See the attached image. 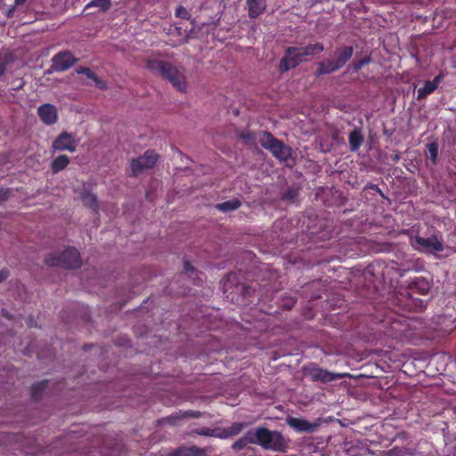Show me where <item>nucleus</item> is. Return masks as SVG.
<instances>
[{
  "instance_id": "58836bf2",
  "label": "nucleus",
  "mask_w": 456,
  "mask_h": 456,
  "mask_svg": "<svg viewBox=\"0 0 456 456\" xmlns=\"http://www.w3.org/2000/svg\"><path fill=\"white\" fill-rule=\"evenodd\" d=\"M175 16L182 18L183 20H188L190 18V14L188 11L183 6H178L175 10Z\"/></svg>"
},
{
  "instance_id": "8fccbe9b",
  "label": "nucleus",
  "mask_w": 456,
  "mask_h": 456,
  "mask_svg": "<svg viewBox=\"0 0 456 456\" xmlns=\"http://www.w3.org/2000/svg\"><path fill=\"white\" fill-rule=\"evenodd\" d=\"M16 5H21L25 3L26 0H14Z\"/></svg>"
},
{
  "instance_id": "a878e982",
  "label": "nucleus",
  "mask_w": 456,
  "mask_h": 456,
  "mask_svg": "<svg viewBox=\"0 0 456 456\" xmlns=\"http://www.w3.org/2000/svg\"><path fill=\"white\" fill-rule=\"evenodd\" d=\"M48 381L46 379L33 384L30 391L31 397L35 401H38L42 397L44 391L46 389Z\"/></svg>"
},
{
  "instance_id": "f8f14e48",
  "label": "nucleus",
  "mask_w": 456,
  "mask_h": 456,
  "mask_svg": "<svg viewBox=\"0 0 456 456\" xmlns=\"http://www.w3.org/2000/svg\"><path fill=\"white\" fill-rule=\"evenodd\" d=\"M52 149L53 151H68L74 152L77 149V142L72 134L63 131L53 142Z\"/></svg>"
},
{
  "instance_id": "412c9836",
  "label": "nucleus",
  "mask_w": 456,
  "mask_h": 456,
  "mask_svg": "<svg viewBox=\"0 0 456 456\" xmlns=\"http://www.w3.org/2000/svg\"><path fill=\"white\" fill-rule=\"evenodd\" d=\"M201 415V412L198 411H186L181 414L171 415L165 419H159L158 422L159 424L167 422L168 424L175 425L176 419H180L182 418H200Z\"/></svg>"
},
{
  "instance_id": "72a5a7b5",
  "label": "nucleus",
  "mask_w": 456,
  "mask_h": 456,
  "mask_svg": "<svg viewBox=\"0 0 456 456\" xmlns=\"http://www.w3.org/2000/svg\"><path fill=\"white\" fill-rule=\"evenodd\" d=\"M239 137L242 139L246 144H255L257 139V133L251 132L249 130L242 131L239 134Z\"/></svg>"
},
{
  "instance_id": "09e8293b",
  "label": "nucleus",
  "mask_w": 456,
  "mask_h": 456,
  "mask_svg": "<svg viewBox=\"0 0 456 456\" xmlns=\"http://www.w3.org/2000/svg\"><path fill=\"white\" fill-rule=\"evenodd\" d=\"M370 189H372V190H375V191H379V194H380L381 196H384V195H383V193H382V191H381V190L379 188V186H378L377 184H371V185L370 186Z\"/></svg>"
},
{
  "instance_id": "5701e85b",
  "label": "nucleus",
  "mask_w": 456,
  "mask_h": 456,
  "mask_svg": "<svg viewBox=\"0 0 456 456\" xmlns=\"http://www.w3.org/2000/svg\"><path fill=\"white\" fill-rule=\"evenodd\" d=\"M81 200L83 204L92 209L94 212L98 211L99 205H98V200L95 194L92 193L89 191H84L81 193Z\"/></svg>"
},
{
  "instance_id": "c756f323",
  "label": "nucleus",
  "mask_w": 456,
  "mask_h": 456,
  "mask_svg": "<svg viewBox=\"0 0 456 456\" xmlns=\"http://www.w3.org/2000/svg\"><path fill=\"white\" fill-rule=\"evenodd\" d=\"M371 61V57L370 55H367L360 60L354 61L352 63H350L348 66V70L351 72L357 73L365 65L370 64Z\"/></svg>"
},
{
  "instance_id": "f704fd0d",
  "label": "nucleus",
  "mask_w": 456,
  "mask_h": 456,
  "mask_svg": "<svg viewBox=\"0 0 456 456\" xmlns=\"http://www.w3.org/2000/svg\"><path fill=\"white\" fill-rule=\"evenodd\" d=\"M298 196V189L290 187L281 194V200L284 201H294Z\"/></svg>"
},
{
  "instance_id": "3c124183",
  "label": "nucleus",
  "mask_w": 456,
  "mask_h": 456,
  "mask_svg": "<svg viewBox=\"0 0 456 456\" xmlns=\"http://www.w3.org/2000/svg\"><path fill=\"white\" fill-rule=\"evenodd\" d=\"M28 324L29 327H32L34 325V320L32 318H29Z\"/></svg>"
},
{
  "instance_id": "de8ad7c7",
  "label": "nucleus",
  "mask_w": 456,
  "mask_h": 456,
  "mask_svg": "<svg viewBox=\"0 0 456 456\" xmlns=\"http://www.w3.org/2000/svg\"><path fill=\"white\" fill-rule=\"evenodd\" d=\"M89 79L94 81L95 78L98 77L94 71L91 70V73H88L86 76Z\"/></svg>"
},
{
  "instance_id": "37998d69",
  "label": "nucleus",
  "mask_w": 456,
  "mask_h": 456,
  "mask_svg": "<svg viewBox=\"0 0 456 456\" xmlns=\"http://www.w3.org/2000/svg\"><path fill=\"white\" fill-rule=\"evenodd\" d=\"M94 82L96 85V86L98 88H100L101 90L107 89L106 82L104 80H102L100 77H97Z\"/></svg>"
},
{
  "instance_id": "2eb2a0df",
  "label": "nucleus",
  "mask_w": 456,
  "mask_h": 456,
  "mask_svg": "<svg viewBox=\"0 0 456 456\" xmlns=\"http://www.w3.org/2000/svg\"><path fill=\"white\" fill-rule=\"evenodd\" d=\"M382 326L386 328L384 330V336L392 339L401 340L403 335V330L402 329V323L396 320L387 319L382 321Z\"/></svg>"
},
{
  "instance_id": "9d476101",
  "label": "nucleus",
  "mask_w": 456,
  "mask_h": 456,
  "mask_svg": "<svg viewBox=\"0 0 456 456\" xmlns=\"http://www.w3.org/2000/svg\"><path fill=\"white\" fill-rule=\"evenodd\" d=\"M224 293H228L230 291L232 293H239L243 297H250L254 289L247 285L246 283H240L237 281V274L235 273H230L225 279L223 280L222 282Z\"/></svg>"
},
{
  "instance_id": "9b49d317",
  "label": "nucleus",
  "mask_w": 456,
  "mask_h": 456,
  "mask_svg": "<svg viewBox=\"0 0 456 456\" xmlns=\"http://www.w3.org/2000/svg\"><path fill=\"white\" fill-rule=\"evenodd\" d=\"M305 373L313 381H320L322 383H330L350 376L348 373L330 372L314 364L305 368Z\"/></svg>"
},
{
  "instance_id": "dca6fc26",
  "label": "nucleus",
  "mask_w": 456,
  "mask_h": 456,
  "mask_svg": "<svg viewBox=\"0 0 456 456\" xmlns=\"http://www.w3.org/2000/svg\"><path fill=\"white\" fill-rule=\"evenodd\" d=\"M167 456H208V453L205 448L182 445L170 452Z\"/></svg>"
},
{
  "instance_id": "4468645a",
  "label": "nucleus",
  "mask_w": 456,
  "mask_h": 456,
  "mask_svg": "<svg viewBox=\"0 0 456 456\" xmlns=\"http://www.w3.org/2000/svg\"><path fill=\"white\" fill-rule=\"evenodd\" d=\"M37 115L41 121L47 126L53 125L58 120L57 109L51 103H45L39 106L37 109Z\"/></svg>"
},
{
  "instance_id": "ea45409f",
  "label": "nucleus",
  "mask_w": 456,
  "mask_h": 456,
  "mask_svg": "<svg viewBox=\"0 0 456 456\" xmlns=\"http://www.w3.org/2000/svg\"><path fill=\"white\" fill-rule=\"evenodd\" d=\"M183 273L189 276L196 273L195 268L191 265V263L188 260H185L183 262Z\"/></svg>"
},
{
  "instance_id": "e433bc0d",
  "label": "nucleus",
  "mask_w": 456,
  "mask_h": 456,
  "mask_svg": "<svg viewBox=\"0 0 456 456\" xmlns=\"http://www.w3.org/2000/svg\"><path fill=\"white\" fill-rule=\"evenodd\" d=\"M11 61L12 59L8 54L0 56V76L5 72L7 65L11 62Z\"/></svg>"
},
{
  "instance_id": "603ef678",
  "label": "nucleus",
  "mask_w": 456,
  "mask_h": 456,
  "mask_svg": "<svg viewBox=\"0 0 456 456\" xmlns=\"http://www.w3.org/2000/svg\"><path fill=\"white\" fill-rule=\"evenodd\" d=\"M89 347H90V346H89L88 345H86V346H84V349L86 351V350H88V348H89Z\"/></svg>"
},
{
  "instance_id": "0eeeda50",
  "label": "nucleus",
  "mask_w": 456,
  "mask_h": 456,
  "mask_svg": "<svg viewBox=\"0 0 456 456\" xmlns=\"http://www.w3.org/2000/svg\"><path fill=\"white\" fill-rule=\"evenodd\" d=\"M303 53L297 46H289L285 50L283 57L281 59L278 66L280 73L283 74L290 69L297 68L299 64L305 61Z\"/></svg>"
},
{
  "instance_id": "c03bdc74",
  "label": "nucleus",
  "mask_w": 456,
  "mask_h": 456,
  "mask_svg": "<svg viewBox=\"0 0 456 456\" xmlns=\"http://www.w3.org/2000/svg\"><path fill=\"white\" fill-rule=\"evenodd\" d=\"M10 275V272L8 269L4 268L0 270V283L4 281Z\"/></svg>"
},
{
  "instance_id": "7c9ffc66",
  "label": "nucleus",
  "mask_w": 456,
  "mask_h": 456,
  "mask_svg": "<svg viewBox=\"0 0 456 456\" xmlns=\"http://www.w3.org/2000/svg\"><path fill=\"white\" fill-rule=\"evenodd\" d=\"M436 89V86L430 83V80L425 81L424 86L418 89V99H423L428 95L434 93Z\"/></svg>"
},
{
  "instance_id": "4be33fe9",
  "label": "nucleus",
  "mask_w": 456,
  "mask_h": 456,
  "mask_svg": "<svg viewBox=\"0 0 456 456\" xmlns=\"http://www.w3.org/2000/svg\"><path fill=\"white\" fill-rule=\"evenodd\" d=\"M278 139L275 138L270 132L261 131L257 133V139L261 146L268 151L271 150L272 146Z\"/></svg>"
},
{
  "instance_id": "79ce46f5",
  "label": "nucleus",
  "mask_w": 456,
  "mask_h": 456,
  "mask_svg": "<svg viewBox=\"0 0 456 456\" xmlns=\"http://www.w3.org/2000/svg\"><path fill=\"white\" fill-rule=\"evenodd\" d=\"M94 82L96 85V86L98 88H100L101 90L107 89L106 82L104 80H102L100 77H97Z\"/></svg>"
},
{
  "instance_id": "4c0bfd02",
  "label": "nucleus",
  "mask_w": 456,
  "mask_h": 456,
  "mask_svg": "<svg viewBox=\"0 0 456 456\" xmlns=\"http://www.w3.org/2000/svg\"><path fill=\"white\" fill-rule=\"evenodd\" d=\"M248 444L246 442V440L241 436L240 438L234 442V444H232V449L238 452L246 448Z\"/></svg>"
},
{
  "instance_id": "f03ea898",
  "label": "nucleus",
  "mask_w": 456,
  "mask_h": 456,
  "mask_svg": "<svg viewBox=\"0 0 456 456\" xmlns=\"http://www.w3.org/2000/svg\"><path fill=\"white\" fill-rule=\"evenodd\" d=\"M149 70L166 79L179 92L185 93L187 89V80L185 75L181 72L172 63L163 60H149L146 63Z\"/></svg>"
},
{
  "instance_id": "c85d7f7f",
  "label": "nucleus",
  "mask_w": 456,
  "mask_h": 456,
  "mask_svg": "<svg viewBox=\"0 0 456 456\" xmlns=\"http://www.w3.org/2000/svg\"><path fill=\"white\" fill-rule=\"evenodd\" d=\"M246 427V424L245 423H241V422H234L232 423L230 427H228L227 428H225L222 433H220L222 436H225V437L227 436H237L239 435L242 429Z\"/></svg>"
},
{
  "instance_id": "39448f33",
  "label": "nucleus",
  "mask_w": 456,
  "mask_h": 456,
  "mask_svg": "<svg viewBox=\"0 0 456 456\" xmlns=\"http://www.w3.org/2000/svg\"><path fill=\"white\" fill-rule=\"evenodd\" d=\"M256 444L265 450L274 452H285L287 442L281 433L271 431L265 427L256 428Z\"/></svg>"
},
{
  "instance_id": "6e6552de",
  "label": "nucleus",
  "mask_w": 456,
  "mask_h": 456,
  "mask_svg": "<svg viewBox=\"0 0 456 456\" xmlns=\"http://www.w3.org/2000/svg\"><path fill=\"white\" fill-rule=\"evenodd\" d=\"M159 159V155L148 150L143 155L131 160V176H137L142 170L152 168Z\"/></svg>"
},
{
  "instance_id": "2f4dec72",
  "label": "nucleus",
  "mask_w": 456,
  "mask_h": 456,
  "mask_svg": "<svg viewBox=\"0 0 456 456\" xmlns=\"http://www.w3.org/2000/svg\"><path fill=\"white\" fill-rule=\"evenodd\" d=\"M110 6V0H92L86 5V9L98 7L101 11L107 12Z\"/></svg>"
},
{
  "instance_id": "c9c22d12",
  "label": "nucleus",
  "mask_w": 456,
  "mask_h": 456,
  "mask_svg": "<svg viewBox=\"0 0 456 456\" xmlns=\"http://www.w3.org/2000/svg\"><path fill=\"white\" fill-rule=\"evenodd\" d=\"M256 428L248 430L242 436L248 444H256Z\"/></svg>"
},
{
  "instance_id": "49530a36",
  "label": "nucleus",
  "mask_w": 456,
  "mask_h": 456,
  "mask_svg": "<svg viewBox=\"0 0 456 456\" xmlns=\"http://www.w3.org/2000/svg\"><path fill=\"white\" fill-rule=\"evenodd\" d=\"M444 78V74L443 73H440L438 74L437 76H436L434 77V79L432 81H430V83L434 86H436V88L438 87V85L440 84V82L443 80Z\"/></svg>"
},
{
  "instance_id": "ddd939ff",
  "label": "nucleus",
  "mask_w": 456,
  "mask_h": 456,
  "mask_svg": "<svg viewBox=\"0 0 456 456\" xmlns=\"http://www.w3.org/2000/svg\"><path fill=\"white\" fill-rule=\"evenodd\" d=\"M431 289L430 281L424 277H416L411 281L407 287V294L412 297L414 294L426 296Z\"/></svg>"
},
{
  "instance_id": "a18cd8bd",
  "label": "nucleus",
  "mask_w": 456,
  "mask_h": 456,
  "mask_svg": "<svg viewBox=\"0 0 456 456\" xmlns=\"http://www.w3.org/2000/svg\"><path fill=\"white\" fill-rule=\"evenodd\" d=\"M76 72L77 74L87 76L88 73H91V69L86 67L79 66L77 68Z\"/></svg>"
},
{
  "instance_id": "a19ab883",
  "label": "nucleus",
  "mask_w": 456,
  "mask_h": 456,
  "mask_svg": "<svg viewBox=\"0 0 456 456\" xmlns=\"http://www.w3.org/2000/svg\"><path fill=\"white\" fill-rule=\"evenodd\" d=\"M11 194V189L10 188H1L0 189V204L3 202H5Z\"/></svg>"
},
{
  "instance_id": "f3484780",
  "label": "nucleus",
  "mask_w": 456,
  "mask_h": 456,
  "mask_svg": "<svg viewBox=\"0 0 456 456\" xmlns=\"http://www.w3.org/2000/svg\"><path fill=\"white\" fill-rule=\"evenodd\" d=\"M271 153L281 161H287L292 153L290 147L282 141L277 140L270 150Z\"/></svg>"
},
{
  "instance_id": "a211bd4d",
  "label": "nucleus",
  "mask_w": 456,
  "mask_h": 456,
  "mask_svg": "<svg viewBox=\"0 0 456 456\" xmlns=\"http://www.w3.org/2000/svg\"><path fill=\"white\" fill-rule=\"evenodd\" d=\"M286 421L290 428H294L297 432H312L316 428L315 424L301 418L289 417Z\"/></svg>"
},
{
  "instance_id": "b1692460",
  "label": "nucleus",
  "mask_w": 456,
  "mask_h": 456,
  "mask_svg": "<svg viewBox=\"0 0 456 456\" xmlns=\"http://www.w3.org/2000/svg\"><path fill=\"white\" fill-rule=\"evenodd\" d=\"M69 164V158L67 155H59L55 158L51 163V170L53 174H58L59 172L65 169Z\"/></svg>"
},
{
  "instance_id": "bb28decb",
  "label": "nucleus",
  "mask_w": 456,
  "mask_h": 456,
  "mask_svg": "<svg viewBox=\"0 0 456 456\" xmlns=\"http://www.w3.org/2000/svg\"><path fill=\"white\" fill-rule=\"evenodd\" d=\"M191 434L202 436H208V437L224 438V436H222L220 433H218V429L206 428V427L193 429V430H191Z\"/></svg>"
},
{
  "instance_id": "6ab92c4d",
  "label": "nucleus",
  "mask_w": 456,
  "mask_h": 456,
  "mask_svg": "<svg viewBox=\"0 0 456 456\" xmlns=\"http://www.w3.org/2000/svg\"><path fill=\"white\" fill-rule=\"evenodd\" d=\"M248 12L250 18H256L262 14L266 8L265 0H247Z\"/></svg>"
},
{
  "instance_id": "864d4df0",
  "label": "nucleus",
  "mask_w": 456,
  "mask_h": 456,
  "mask_svg": "<svg viewBox=\"0 0 456 456\" xmlns=\"http://www.w3.org/2000/svg\"><path fill=\"white\" fill-rule=\"evenodd\" d=\"M395 159V161H397V160L399 159V156H398V155L395 156V159Z\"/></svg>"
},
{
  "instance_id": "423d86ee",
  "label": "nucleus",
  "mask_w": 456,
  "mask_h": 456,
  "mask_svg": "<svg viewBox=\"0 0 456 456\" xmlns=\"http://www.w3.org/2000/svg\"><path fill=\"white\" fill-rule=\"evenodd\" d=\"M412 248L419 252H442L444 249L443 236L441 232L434 230L427 238L419 234L410 239Z\"/></svg>"
},
{
  "instance_id": "7ed1b4c3",
  "label": "nucleus",
  "mask_w": 456,
  "mask_h": 456,
  "mask_svg": "<svg viewBox=\"0 0 456 456\" xmlns=\"http://www.w3.org/2000/svg\"><path fill=\"white\" fill-rule=\"evenodd\" d=\"M354 47L351 45H339L334 51L333 56L318 63L314 73L316 77L333 73L343 68L352 58Z\"/></svg>"
},
{
  "instance_id": "473e14b6",
  "label": "nucleus",
  "mask_w": 456,
  "mask_h": 456,
  "mask_svg": "<svg viewBox=\"0 0 456 456\" xmlns=\"http://www.w3.org/2000/svg\"><path fill=\"white\" fill-rule=\"evenodd\" d=\"M427 149L429 154L430 161L433 165H436L437 157H438V143L436 142H432L427 144Z\"/></svg>"
},
{
  "instance_id": "f257e3e1",
  "label": "nucleus",
  "mask_w": 456,
  "mask_h": 456,
  "mask_svg": "<svg viewBox=\"0 0 456 456\" xmlns=\"http://www.w3.org/2000/svg\"><path fill=\"white\" fill-rule=\"evenodd\" d=\"M424 267L425 262L419 257L409 259L401 265L394 261L376 260L364 268L362 277L369 289H372L374 292H377L387 278L392 279L390 276L393 273L403 277L408 272H420L424 270Z\"/></svg>"
},
{
  "instance_id": "393cba45",
  "label": "nucleus",
  "mask_w": 456,
  "mask_h": 456,
  "mask_svg": "<svg viewBox=\"0 0 456 456\" xmlns=\"http://www.w3.org/2000/svg\"><path fill=\"white\" fill-rule=\"evenodd\" d=\"M241 206V201L239 199H232L231 200H227L222 203H217L216 205V208L224 212L227 213L232 210L238 209Z\"/></svg>"
},
{
  "instance_id": "cd10ccee",
  "label": "nucleus",
  "mask_w": 456,
  "mask_h": 456,
  "mask_svg": "<svg viewBox=\"0 0 456 456\" xmlns=\"http://www.w3.org/2000/svg\"><path fill=\"white\" fill-rule=\"evenodd\" d=\"M299 48L305 59L307 56L318 54L324 50L323 45L321 43L310 44L305 47Z\"/></svg>"
},
{
  "instance_id": "20e7f679",
  "label": "nucleus",
  "mask_w": 456,
  "mask_h": 456,
  "mask_svg": "<svg viewBox=\"0 0 456 456\" xmlns=\"http://www.w3.org/2000/svg\"><path fill=\"white\" fill-rule=\"evenodd\" d=\"M45 264L51 267L77 269L82 265V259L79 251L76 248L68 247L60 255L49 254L45 258Z\"/></svg>"
},
{
  "instance_id": "aec40b11",
  "label": "nucleus",
  "mask_w": 456,
  "mask_h": 456,
  "mask_svg": "<svg viewBox=\"0 0 456 456\" xmlns=\"http://www.w3.org/2000/svg\"><path fill=\"white\" fill-rule=\"evenodd\" d=\"M348 142L352 151H358L363 142V135L360 128H354L349 133Z\"/></svg>"
},
{
  "instance_id": "1a4fd4ad",
  "label": "nucleus",
  "mask_w": 456,
  "mask_h": 456,
  "mask_svg": "<svg viewBox=\"0 0 456 456\" xmlns=\"http://www.w3.org/2000/svg\"><path fill=\"white\" fill-rule=\"evenodd\" d=\"M50 72H63L73 67L78 59L70 51H60L52 57Z\"/></svg>"
}]
</instances>
